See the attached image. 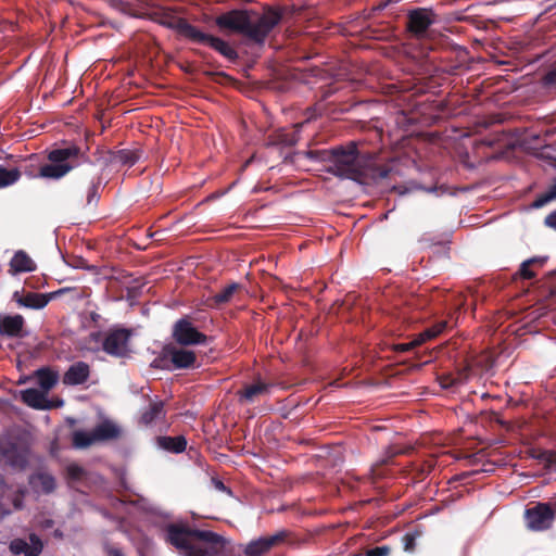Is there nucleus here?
I'll return each mask as SVG.
<instances>
[{
    "instance_id": "1",
    "label": "nucleus",
    "mask_w": 556,
    "mask_h": 556,
    "mask_svg": "<svg viewBox=\"0 0 556 556\" xmlns=\"http://www.w3.org/2000/svg\"><path fill=\"white\" fill-rule=\"evenodd\" d=\"M358 146V141L351 140L331 149L307 151L306 155L328 163L326 172L341 179L369 185L387 178L391 167L378 164L375 153L363 152Z\"/></svg>"
},
{
    "instance_id": "2",
    "label": "nucleus",
    "mask_w": 556,
    "mask_h": 556,
    "mask_svg": "<svg viewBox=\"0 0 556 556\" xmlns=\"http://www.w3.org/2000/svg\"><path fill=\"white\" fill-rule=\"evenodd\" d=\"M281 20V10L268 7L262 14L249 10H231L218 15L215 23L220 29H228L261 45Z\"/></svg>"
},
{
    "instance_id": "3",
    "label": "nucleus",
    "mask_w": 556,
    "mask_h": 556,
    "mask_svg": "<svg viewBox=\"0 0 556 556\" xmlns=\"http://www.w3.org/2000/svg\"><path fill=\"white\" fill-rule=\"evenodd\" d=\"M165 532L166 541L182 556H227V541L215 532L180 523H169Z\"/></svg>"
},
{
    "instance_id": "4",
    "label": "nucleus",
    "mask_w": 556,
    "mask_h": 556,
    "mask_svg": "<svg viewBox=\"0 0 556 556\" xmlns=\"http://www.w3.org/2000/svg\"><path fill=\"white\" fill-rule=\"evenodd\" d=\"M49 163L39 167L37 174L40 178L59 180L75 168L91 164L88 148L83 149L74 142H64L62 146L50 150L47 154Z\"/></svg>"
},
{
    "instance_id": "5",
    "label": "nucleus",
    "mask_w": 556,
    "mask_h": 556,
    "mask_svg": "<svg viewBox=\"0 0 556 556\" xmlns=\"http://www.w3.org/2000/svg\"><path fill=\"white\" fill-rule=\"evenodd\" d=\"M172 338L181 346L206 344L208 341V337L200 332L187 317L174 324Z\"/></svg>"
},
{
    "instance_id": "6",
    "label": "nucleus",
    "mask_w": 556,
    "mask_h": 556,
    "mask_svg": "<svg viewBox=\"0 0 556 556\" xmlns=\"http://www.w3.org/2000/svg\"><path fill=\"white\" fill-rule=\"evenodd\" d=\"M131 331L126 328L110 329L104 337L102 349L103 351L114 357H126L129 350V340Z\"/></svg>"
},
{
    "instance_id": "7",
    "label": "nucleus",
    "mask_w": 556,
    "mask_h": 556,
    "mask_svg": "<svg viewBox=\"0 0 556 556\" xmlns=\"http://www.w3.org/2000/svg\"><path fill=\"white\" fill-rule=\"evenodd\" d=\"M291 535L289 530L282 529L273 535L260 536L250 541L243 553L245 556H263L266 555L271 548L283 544Z\"/></svg>"
},
{
    "instance_id": "8",
    "label": "nucleus",
    "mask_w": 556,
    "mask_h": 556,
    "mask_svg": "<svg viewBox=\"0 0 556 556\" xmlns=\"http://www.w3.org/2000/svg\"><path fill=\"white\" fill-rule=\"evenodd\" d=\"M525 521L531 531H546L552 528L554 519L551 508L544 502H536L525 510Z\"/></svg>"
},
{
    "instance_id": "9",
    "label": "nucleus",
    "mask_w": 556,
    "mask_h": 556,
    "mask_svg": "<svg viewBox=\"0 0 556 556\" xmlns=\"http://www.w3.org/2000/svg\"><path fill=\"white\" fill-rule=\"evenodd\" d=\"M435 13L431 9L417 8L407 13L406 29L415 38L426 35L429 27L435 22Z\"/></svg>"
},
{
    "instance_id": "10",
    "label": "nucleus",
    "mask_w": 556,
    "mask_h": 556,
    "mask_svg": "<svg viewBox=\"0 0 556 556\" xmlns=\"http://www.w3.org/2000/svg\"><path fill=\"white\" fill-rule=\"evenodd\" d=\"M0 462L13 468L24 469L28 463L27 450L15 441L1 440Z\"/></svg>"
},
{
    "instance_id": "11",
    "label": "nucleus",
    "mask_w": 556,
    "mask_h": 556,
    "mask_svg": "<svg viewBox=\"0 0 556 556\" xmlns=\"http://www.w3.org/2000/svg\"><path fill=\"white\" fill-rule=\"evenodd\" d=\"M157 22L160 25L174 30L179 37L192 42L198 27L193 26L185 17H180L173 12H163Z\"/></svg>"
},
{
    "instance_id": "12",
    "label": "nucleus",
    "mask_w": 556,
    "mask_h": 556,
    "mask_svg": "<svg viewBox=\"0 0 556 556\" xmlns=\"http://www.w3.org/2000/svg\"><path fill=\"white\" fill-rule=\"evenodd\" d=\"M64 292L65 289H60L50 293L26 292L23 294L20 291H15L13 293V300L20 306L31 309H41L46 307L51 300L55 299Z\"/></svg>"
},
{
    "instance_id": "13",
    "label": "nucleus",
    "mask_w": 556,
    "mask_h": 556,
    "mask_svg": "<svg viewBox=\"0 0 556 556\" xmlns=\"http://www.w3.org/2000/svg\"><path fill=\"white\" fill-rule=\"evenodd\" d=\"M192 42L199 45H206L215 51H217L218 53H220L229 61H236L239 56L238 52L232 47H230V45L227 41L213 35L206 34L201 29H198Z\"/></svg>"
},
{
    "instance_id": "14",
    "label": "nucleus",
    "mask_w": 556,
    "mask_h": 556,
    "mask_svg": "<svg viewBox=\"0 0 556 556\" xmlns=\"http://www.w3.org/2000/svg\"><path fill=\"white\" fill-rule=\"evenodd\" d=\"M166 352L172 362L173 369H189L195 367L197 355L193 351L187 350L181 345L166 344Z\"/></svg>"
},
{
    "instance_id": "15",
    "label": "nucleus",
    "mask_w": 556,
    "mask_h": 556,
    "mask_svg": "<svg viewBox=\"0 0 556 556\" xmlns=\"http://www.w3.org/2000/svg\"><path fill=\"white\" fill-rule=\"evenodd\" d=\"M271 384L257 379L251 384H245L243 388L237 391L239 402L241 403H253L261 396L268 395L271 389Z\"/></svg>"
},
{
    "instance_id": "16",
    "label": "nucleus",
    "mask_w": 556,
    "mask_h": 556,
    "mask_svg": "<svg viewBox=\"0 0 556 556\" xmlns=\"http://www.w3.org/2000/svg\"><path fill=\"white\" fill-rule=\"evenodd\" d=\"M30 543L23 539H15L10 543V551L15 554H24L25 556H39L42 551V542L36 534L29 535Z\"/></svg>"
},
{
    "instance_id": "17",
    "label": "nucleus",
    "mask_w": 556,
    "mask_h": 556,
    "mask_svg": "<svg viewBox=\"0 0 556 556\" xmlns=\"http://www.w3.org/2000/svg\"><path fill=\"white\" fill-rule=\"evenodd\" d=\"M25 319L22 315H0V336L22 338Z\"/></svg>"
},
{
    "instance_id": "18",
    "label": "nucleus",
    "mask_w": 556,
    "mask_h": 556,
    "mask_svg": "<svg viewBox=\"0 0 556 556\" xmlns=\"http://www.w3.org/2000/svg\"><path fill=\"white\" fill-rule=\"evenodd\" d=\"M90 376V367L85 362H76L68 367L63 375L65 386H78L85 383Z\"/></svg>"
},
{
    "instance_id": "19",
    "label": "nucleus",
    "mask_w": 556,
    "mask_h": 556,
    "mask_svg": "<svg viewBox=\"0 0 556 556\" xmlns=\"http://www.w3.org/2000/svg\"><path fill=\"white\" fill-rule=\"evenodd\" d=\"M166 412L164 402L162 400H150L148 407H146L140 415L139 422L143 426H150L159 420L164 419Z\"/></svg>"
},
{
    "instance_id": "20",
    "label": "nucleus",
    "mask_w": 556,
    "mask_h": 556,
    "mask_svg": "<svg viewBox=\"0 0 556 556\" xmlns=\"http://www.w3.org/2000/svg\"><path fill=\"white\" fill-rule=\"evenodd\" d=\"M9 266V273L11 275L34 271L37 267L33 258L23 250H18L14 253Z\"/></svg>"
},
{
    "instance_id": "21",
    "label": "nucleus",
    "mask_w": 556,
    "mask_h": 556,
    "mask_svg": "<svg viewBox=\"0 0 556 556\" xmlns=\"http://www.w3.org/2000/svg\"><path fill=\"white\" fill-rule=\"evenodd\" d=\"M21 399L23 403L35 409H47L51 407L45 394L37 389L30 388L21 391Z\"/></svg>"
},
{
    "instance_id": "22",
    "label": "nucleus",
    "mask_w": 556,
    "mask_h": 556,
    "mask_svg": "<svg viewBox=\"0 0 556 556\" xmlns=\"http://www.w3.org/2000/svg\"><path fill=\"white\" fill-rule=\"evenodd\" d=\"M29 484L34 490H40L45 494L52 493L56 486L54 477L47 472H37L31 475L29 478Z\"/></svg>"
},
{
    "instance_id": "23",
    "label": "nucleus",
    "mask_w": 556,
    "mask_h": 556,
    "mask_svg": "<svg viewBox=\"0 0 556 556\" xmlns=\"http://www.w3.org/2000/svg\"><path fill=\"white\" fill-rule=\"evenodd\" d=\"M156 443L159 447L175 454L182 453L187 447V440L184 435H160L156 438Z\"/></svg>"
},
{
    "instance_id": "24",
    "label": "nucleus",
    "mask_w": 556,
    "mask_h": 556,
    "mask_svg": "<svg viewBox=\"0 0 556 556\" xmlns=\"http://www.w3.org/2000/svg\"><path fill=\"white\" fill-rule=\"evenodd\" d=\"M35 377L37 378L39 387L46 392L50 391L59 380L58 371L50 367H41L37 369L35 371Z\"/></svg>"
},
{
    "instance_id": "25",
    "label": "nucleus",
    "mask_w": 556,
    "mask_h": 556,
    "mask_svg": "<svg viewBox=\"0 0 556 556\" xmlns=\"http://www.w3.org/2000/svg\"><path fill=\"white\" fill-rule=\"evenodd\" d=\"M93 434L97 441L113 440L119 435V429L112 421L105 420L93 429Z\"/></svg>"
},
{
    "instance_id": "26",
    "label": "nucleus",
    "mask_w": 556,
    "mask_h": 556,
    "mask_svg": "<svg viewBox=\"0 0 556 556\" xmlns=\"http://www.w3.org/2000/svg\"><path fill=\"white\" fill-rule=\"evenodd\" d=\"M141 154L142 152L138 149H122L113 154L112 161L114 163L131 167L140 160Z\"/></svg>"
},
{
    "instance_id": "27",
    "label": "nucleus",
    "mask_w": 556,
    "mask_h": 556,
    "mask_svg": "<svg viewBox=\"0 0 556 556\" xmlns=\"http://www.w3.org/2000/svg\"><path fill=\"white\" fill-rule=\"evenodd\" d=\"M240 288L241 286L236 282L228 285L219 292L215 293L213 296L210 298V305L218 307L230 302L235 292H237Z\"/></svg>"
},
{
    "instance_id": "28",
    "label": "nucleus",
    "mask_w": 556,
    "mask_h": 556,
    "mask_svg": "<svg viewBox=\"0 0 556 556\" xmlns=\"http://www.w3.org/2000/svg\"><path fill=\"white\" fill-rule=\"evenodd\" d=\"M446 326L447 323L445 320H441L431 327L426 328L424 331L415 336L418 344L421 345L422 343L437 338L445 330Z\"/></svg>"
},
{
    "instance_id": "29",
    "label": "nucleus",
    "mask_w": 556,
    "mask_h": 556,
    "mask_svg": "<svg viewBox=\"0 0 556 556\" xmlns=\"http://www.w3.org/2000/svg\"><path fill=\"white\" fill-rule=\"evenodd\" d=\"M21 178V172L18 168H7L0 166V188L9 187L15 184Z\"/></svg>"
},
{
    "instance_id": "30",
    "label": "nucleus",
    "mask_w": 556,
    "mask_h": 556,
    "mask_svg": "<svg viewBox=\"0 0 556 556\" xmlns=\"http://www.w3.org/2000/svg\"><path fill=\"white\" fill-rule=\"evenodd\" d=\"M556 199V178L553 180L548 189L536 197L532 203V207L540 208Z\"/></svg>"
},
{
    "instance_id": "31",
    "label": "nucleus",
    "mask_w": 556,
    "mask_h": 556,
    "mask_svg": "<svg viewBox=\"0 0 556 556\" xmlns=\"http://www.w3.org/2000/svg\"><path fill=\"white\" fill-rule=\"evenodd\" d=\"M96 441L97 440L94 438L93 431L91 433L85 431H75L73 434V444L79 448L88 447Z\"/></svg>"
},
{
    "instance_id": "32",
    "label": "nucleus",
    "mask_w": 556,
    "mask_h": 556,
    "mask_svg": "<svg viewBox=\"0 0 556 556\" xmlns=\"http://www.w3.org/2000/svg\"><path fill=\"white\" fill-rule=\"evenodd\" d=\"M552 451L553 450H541V448H531L529 451V456L533 459H536L544 464V469L548 471L549 468V459H552Z\"/></svg>"
},
{
    "instance_id": "33",
    "label": "nucleus",
    "mask_w": 556,
    "mask_h": 556,
    "mask_svg": "<svg viewBox=\"0 0 556 556\" xmlns=\"http://www.w3.org/2000/svg\"><path fill=\"white\" fill-rule=\"evenodd\" d=\"M296 142H298L296 132L281 131V132H278L273 140V144H280L283 147H292V146L296 144Z\"/></svg>"
},
{
    "instance_id": "34",
    "label": "nucleus",
    "mask_w": 556,
    "mask_h": 556,
    "mask_svg": "<svg viewBox=\"0 0 556 556\" xmlns=\"http://www.w3.org/2000/svg\"><path fill=\"white\" fill-rule=\"evenodd\" d=\"M152 367L167 370L173 369L172 362L169 361V356L166 352V345L162 349L160 355L153 359Z\"/></svg>"
},
{
    "instance_id": "35",
    "label": "nucleus",
    "mask_w": 556,
    "mask_h": 556,
    "mask_svg": "<svg viewBox=\"0 0 556 556\" xmlns=\"http://www.w3.org/2000/svg\"><path fill=\"white\" fill-rule=\"evenodd\" d=\"M542 84L547 88L556 89V61L553 62L545 71L542 77Z\"/></svg>"
},
{
    "instance_id": "36",
    "label": "nucleus",
    "mask_w": 556,
    "mask_h": 556,
    "mask_svg": "<svg viewBox=\"0 0 556 556\" xmlns=\"http://www.w3.org/2000/svg\"><path fill=\"white\" fill-rule=\"evenodd\" d=\"M66 472L67 477L74 481H80L87 475L86 470L77 464H70L66 468Z\"/></svg>"
},
{
    "instance_id": "37",
    "label": "nucleus",
    "mask_w": 556,
    "mask_h": 556,
    "mask_svg": "<svg viewBox=\"0 0 556 556\" xmlns=\"http://www.w3.org/2000/svg\"><path fill=\"white\" fill-rule=\"evenodd\" d=\"M99 186H100V178H98L97 181L92 180L91 185L88 188L87 191V204H93L97 203L100 195H99Z\"/></svg>"
},
{
    "instance_id": "38",
    "label": "nucleus",
    "mask_w": 556,
    "mask_h": 556,
    "mask_svg": "<svg viewBox=\"0 0 556 556\" xmlns=\"http://www.w3.org/2000/svg\"><path fill=\"white\" fill-rule=\"evenodd\" d=\"M417 346H419V344L416 338L414 337V339L410 340L409 342L394 344L393 350L399 353H406L414 350Z\"/></svg>"
},
{
    "instance_id": "39",
    "label": "nucleus",
    "mask_w": 556,
    "mask_h": 556,
    "mask_svg": "<svg viewBox=\"0 0 556 556\" xmlns=\"http://www.w3.org/2000/svg\"><path fill=\"white\" fill-rule=\"evenodd\" d=\"M391 548L387 545L376 546L366 552L365 556H389Z\"/></svg>"
},
{
    "instance_id": "40",
    "label": "nucleus",
    "mask_w": 556,
    "mask_h": 556,
    "mask_svg": "<svg viewBox=\"0 0 556 556\" xmlns=\"http://www.w3.org/2000/svg\"><path fill=\"white\" fill-rule=\"evenodd\" d=\"M462 382L459 377L443 376L441 377V386L444 389L453 388Z\"/></svg>"
},
{
    "instance_id": "41",
    "label": "nucleus",
    "mask_w": 556,
    "mask_h": 556,
    "mask_svg": "<svg viewBox=\"0 0 556 556\" xmlns=\"http://www.w3.org/2000/svg\"><path fill=\"white\" fill-rule=\"evenodd\" d=\"M404 549L406 552H413L416 545V535L413 533H406L403 538Z\"/></svg>"
},
{
    "instance_id": "42",
    "label": "nucleus",
    "mask_w": 556,
    "mask_h": 556,
    "mask_svg": "<svg viewBox=\"0 0 556 556\" xmlns=\"http://www.w3.org/2000/svg\"><path fill=\"white\" fill-rule=\"evenodd\" d=\"M519 275L523 279H532L535 277V273L530 269V262H523L519 269Z\"/></svg>"
},
{
    "instance_id": "43",
    "label": "nucleus",
    "mask_w": 556,
    "mask_h": 556,
    "mask_svg": "<svg viewBox=\"0 0 556 556\" xmlns=\"http://www.w3.org/2000/svg\"><path fill=\"white\" fill-rule=\"evenodd\" d=\"M544 223L547 227L556 229V210L545 217Z\"/></svg>"
},
{
    "instance_id": "44",
    "label": "nucleus",
    "mask_w": 556,
    "mask_h": 556,
    "mask_svg": "<svg viewBox=\"0 0 556 556\" xmlns=\"http://www.w3.org/2000/svg\"><path fill=\"white\" fill-rule=\"evenodd\" d=\"M544 503L551 508L552 517L555 520V518H556V498H552L551 501L544 502Z\"/></svg>"
},
{
    "instance_id": "45",
    "label": "nucleus",
    "mask_w": 556,
    "mask_h": 556,
    "mask_svg": "<svg viewBox=\"0 0 556 556\" xmlns=\"http://www.w3.org/2000/svg\"><path fill=\"white\" fill-rule=\"evenodd\" d=\"M545 261H546L545 257H532V258L527 260L526 262H530V266H532V265L542 266Z\"/></svg>"
},
{
    "instance_id": "46",
    "label": "nucleus",
    "mask_w": 556,
    "mask_h": 556,
    "mask_svg": "<svg viewBox=\"0 0 556 556\" xmlns=\"http://www.w3.org/2000/svg\"><path fill=\"white\" fill-rule=\"evenodd\" d=\"M552 459H549V468L548 472L554 471L556 472V450L552 451Z\"/></svg>"
},
{
    "instance_id": "47",
    "label": "nucleus",
    "mask_w": 556,
    "mask_h": 556,
    "mask_svg": "<svg viewBox=\"0 0 556 556\" xmlns=\"http://www.w3.org/2000/svg\"><path fill=\"white\" fill-rule=\"evenodd\" d=\"M108 556H124V554L119 548L110 547L108 549Z\"/></svg>"
},
{
    "instance_id": "48",
    "label": "nucleus",
    "mask_w": 556,
    "mask_h": 556,
    "mask_svg": "<svg viewBox=\"0 0 556 556\" xmlns=\"http://www.w3.org/2000/svg\"><path fill=\"white\" fill-rule=\"evenodd\" d=\"M215 486H216V489H218V490H220V491H223V492L230 493V489H229V488H227V486L224 484V482H222V481H219V480L215 481Z\"/></svg>"
},
{
    "instance_id": "49",
    "label": "nucleus",
    "mask_w": 556,
    "mask_h": 556,
    "mask_svg": "<svg viewBox=\"0 0 556 556\" xmlns=\"http://www.w3.org/2000/svg\"><path fill=\"white\" fill-rule=\"evenodd\" d=\"M99 318H100V315H99V314H97V313H91V319H92L93 321H98V320H99Z\"/></svg>"
},
{
    "instance_id": "50",
    "label": "nucleus",
    "mask_w": 556,
    "mask_h": 556,
    "mask_svg": "<svg viewBox=\"0 0 556 556\" xmlns=\"http://www.w3.org/2000/svg\"><path fill=\"white\" fill-rule=\"evenodd\" d=\"M396 454H397V452H392V453H391V455H390V457H393V456H395Z\"/></svg>"
},
{
    "instance_id": "51",
    "label": "nucleus",
    "mask_w": 556,
    "mask_h": 556,
    "mask_svg": "<svg viewBox=\"0 0 556 556\" xmlns=\"http://www.w3.org/2000/svg\"><path fill=\"white\" fill-rule=\"evenodd\" d=\"M387 463H388V460H387V459H383V460L381 462V464H382V465H384V464H387Z\"/></svg>"
},
{
    "instance_id": "52",
    "label": "nucleus",
    "mask_w": 556,
    "mask_h": 556,
    "mask_svg": "<svg viewBox=\"0 0 556 556\" xmlns=\"http://www.w3.org/2000/svg\"><path fill=\"white\" fill-rule=\"evenodd\" d=\"M100 334V332H97V334H92V337H99Z\"/></svg>"
}]
</instances>
